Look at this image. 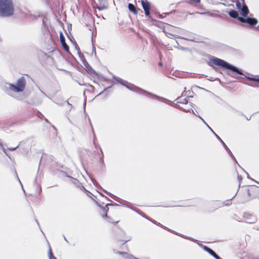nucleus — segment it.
<instances>
[{
	"mask_svg": "<svg viewBox=\"0 0 259 259\" xmlns=\"http://www.w3.org/2000/svg\"><path fill=\"white\" fill-rule=\"evenodd\" d=\"M92 200H93L94 201H95V200L94 199V198H92Z\"/></svg>",
	"mask_w": 259,
	"mask_h": 259,
	"instance_id": "nucleus-50",
	"label": "nucleus"
},
{
	"mask_svg": "<svg viewBox=\"0 0 259 259\" xmlns=\"http://www.w3.org/2000/svg\"><path fill=\"white\" fill-rule=\"evenodd\" d=\"M1 148H2V150L3 151V152L6 153V150H5V149L3 147H1Z\"/></svg>",
	"mask_w": 259,
	"mask_h": 259,
	"instance_id": "nucleus-40",
	"label": "nucleus"
},
{
	"mask_svg": "<svg viewBox=\"0 0 259 259\" xmlns=\"http://www.w3.org/2000/svg\"><path fill=\"white\" fill-rule=\"evenodd\" d=\"M0 147H3V144L2 143L0 142Z\"/></svg>",
	"mask_w": 259,
	"mask_h": 259,
	"instance_id": "nucleus-47",
	"label": "nucleus"
},
{
	"mask_svg": "<svg viewBox=\"0 0 259 259\" xmlns=\"http://www.w3.org/2000/svg\"><path fill=\"white\" fill-rule=\"evenodd\" d=\"M39 114L41 115V116H43V115H42L40 113Z\"/></svg>",
	"mask_w": 259,
	"mask_h": 259,
	"instance_id": "nucleus-52",
	"label": "nucleus"
},
{
	"mask_svg": "<svg viewBox=\"0 0 259 259\" xmlns=\"http://www.w3.org/2000/svg\"><path fill=\"white\" fill-rule=\"evenodd\" d=\"M178 101H177V103L186 104L188 103V100L186 98H178Z\"/></svg>",
	"mask_w": 259,
	"mask_h": 259,
	"instance_id": "nucleus-18",
	"label": "nucleus"
},
{
	"mask_svg": "<svg viewBox=\"0 0 259 259\" xmlns=\"http://www.w3.org/2000/svg\"><path fill=\"white\" fill-rule=\"evenodd\" d=\"M254 81L259 82V77H255V81Z\"/></svg>",
	"mask_w": 259,
	"mask_h": 259,
	"instance_id": "nucleus-37",
	"label": "nucleus"
},
{
	"mask_svg": "<svg viewBox=\"0 0 259 259\" xmlns=\"http://www.w3.org/2000/svg\"><path fill=\"white\" fill-rule=\"evenodd\" d=\"M229 153V155H230V156L234 160H236V158L235 157H234V156L233 155V153H232V152L230 151V150L228 148V149H226Z\"/></svg>",
	"mask_w": 259,
	"mask_h": 259,
	"instance_id": "nucleus-26",
	"label": "nucleus"
},
{
	"mask_svg": "<svg viewBox=\"0 0 259 259\" xmlns=\"http://www.w3.org/2000/svg\"><path fill=\"white\" fill-rule=\"evenodd\" d=\"M235 4L236 8L240 12L241 15L246 17L249 13V10L245 0H237Z\"/></svg>",
	"mask_w": 259,
	"mask_h": 259,
	"instance_id": "nucleus-5",
	"label": "nucleus"
},
{
	"mask_svg": "<svg viewBox=\"0 0 259 259\" xmlns=\"http://www.w3.org/2000/svg\"><path fill=\"white\" fill-rule=\"evenodd\" d=\"M26 86V80L24 77L22 76L16 81V84L5 82L3 84V91L8 95L12 96L13 93L23 92Z\"/></svg>",
	"mask_w": 259,
	"mask_h": 259,
	"instance_id": "nucleus-2",
	"label": "nucleus"
},
{
	"mask_svg": "<svg viewBox=\"0 0 259 259\" xmlns=\"http://www.w3.org/2000/svg\"><path fill=\"white\" fill-rule=\"evenodd\" d=\"M19 144L15 147L9 148L8 150L10 151H14V150H16L19 147Z\"/></svg>",
	"mask_w": 259,
	"mask_h": 259,
	"instance_id": "nucleus-30",
	"label": "nucleus"
},
{
	"mask_svg": "<svg viewBox=\"0 0 259 259\" xmlns=\"http://www.w3.org/2000/svg\"><path fill=\"white\" fill-rule=\"evenodd\" d=\"M100 194L102 196H104V195L103 194H102L101 193H100Z\"/></svg>",
	"mask_w": 259,
	"mask_h": 259,
	"instance_id": "nucleus-49",
	"label": "nucleus"
},
{
	"mask_svg": "<svg viewBox=\"0 0 259 259\" xmlns=\"http://www.w3.org/2000/svg\"><path fill=\"white\" fill-rule=\"evenodd\" d=\"M239 21L247 24V26L250 27H254L258 22L257 19L249 17L248 15L246 17L243 16V18H240Z\"/></svg>",
	"mask_w": 259,
	"mask_h": 259,
	"instance_id": "nucleus-6",
	"label": "nucleus"
},
{
	"mask_svg": "<svg viewBox=\"0 0 259 259\" xmlns=\"http://www.w3.org/2000/svg\"><path fill=\"white\" fill-rule=\"evenodd\" d=\"M45 120L47 122H49V121L47 118H45Z\"/></svg>",
	"mask_w": 259,
	"mask_h": 259,
	"instance_id": "nucleus-46",
	"label": "nucleus"
},
{
	"mask_svg": "<svg viewBox=\"0 0 259 259\" xmlns=\"http://www.w3.org/2000/svg\"><path fill=\"white\" fill-rule=\"evenodd\" d=\"M243 218L245 219L246 223L249 224H253L256 222V219L255 217L249 214L248 213L245 212L243 214Z\"/></svg>",
	"mask_w": 259,
	"mask_h": 259,
	"instance_id": "nucleus-8",
	"label": "nucleus"
},
{
	"mask_svg": "<svg viewBox=\"0 0 259 259\" xmlns=\"http://www.w3.org/2000/svg\"><path fill=\"white\" fill-rule=\"evenodd\" d=\"M200 119L204 123V124L207 126V127L211 131H212V129L206 123L205 120L200 116H198Z\"/></svg>",
	"mask_w": 259,
	"mask_h": 259,
	"instance_id": "nucleus-24",
	"label": "nucleus"
},
{
	"mask_svg": "<svg viewBox=\"0 0 259 259\" xmlns=\"http://www.w3.org/2000/svg\"><path fill=\"white\" fill-rule=\"evenodd\" d=\"M213 134L216 136L217 138L222 143V144H223L224 147L225 148V149H228V147H227V146L226 145V144L223 142V141L220 138V137L217 135L214 132V131L212 130V131H211Z\"/></svg>",
	"mask_w": 259,
	"mask_h": 259,
	"instance_id": "nucleus-16",
	"label": "nucleus"
},
{
	"mask_svg": "<svg viewBox=\"0 0 259 259\" xmlns=\"http://www.w3.org/2000/svg\"><path fill=\"white\" fill-rule=\"evenodd\" d=\"M14 13V7L12 0H0V17H9Z\"/></svg>",
	"mask_w": 259,
	"mask_h": 259,
	"instance_id": "nucleus-4",
	"label": "nucleus"
},
{
	"mask_svg": "<svg viewBox=\"0 0 259 259\" xmlns=\"http://www.w3.org/2000/svg\"><path fill=\"white\" fill-rule=\"evenodd\" d=\"M78 187H80L81 190H83L85 192H87V190L85 189V188L83 186H82V185L78 186Z\"/></svg>",
	"mask_w": 259,
	"mask_h": 259,
	"instance_id": "nucleus-33",
	"label": "nucleus"
},
{
	"mask_svg": "<svg viewBox=\"0 0 259 259\" xmlns=\"http://www.w3.org/2000/svg\"><path fill=\"white\" fill-rule=\"evenodd\" d=\"M92 128H93V127H92ZM92 131H93V133L94 137H95V133H94V131H93V129H92Z\"/></svg>",
	"mask_w": 259,
	"mask_h": 259,
	"instance_id": "nucleus-44",
	"label": "nucleus"
},
{
	"mask_svg": "<svg viewBox=\"0 0 259 259\" xmlns=\"http://www.w3.org/2000/svg\"><path fill=\"white\" fill-rule=\"evenodd\" d=\"M192 112H193V113L196 115V114L194 112V111L192 110Z\"/></svg>",
	"mask_w": 259,
	"mask_h": 259,
	"instance_id": "nucleus-51",
	"label": "nucleus"
},
{
	"mask_svg": "<svg viewBox=\"0 0 259 259\" xmlns=\"http://www.w3.org/2000/svg\"><path fill=\"white\" fill-rule=\"evenodd\" d=\"M107 220V221L109 223H117L118 222V221H116V222H112V219L111 218L109 217V218H106Z\"/></svg>",
	"mask_w": 259,
	"mask_h": 259,
	"instance_id": "nucleus-29",
	"label": "nucleus"
},
{
	"mask_svg": "<svg viewBox=\"0 0 259 259\" xmlns=\"http://www.w3.org/2000/svg\"><path fill=\"white\" fill-rule=\"evenodd\" d=\"M52 127L55 130H56V128L55 127V126H54V125H52Z\"/></svg>",
	"mask_w": 259,
	"mask_h": 259,
	"instance_id": "nucleus-43",
	"label": "nucleus"
},
{
	"mask_svg": "<svg viewBox=\"0 0 259 259\" xmlns=\"http://www.w3.org/2000/svg\"><path fill=\"white\" fill-rule=\"evenodd\" d=\"M257 190V187L254 185L250 186L249 188L247 189V194L249 196L251 195V191H256Z\"/></svg>",
	"mask_w": 259,
	"mask_h": 259,
	"instance_id": "nucleus-15",
	"label": "nucleus"
},
{
	"mask_svg": "<svg viewBox=\"0 0 259 259\" xmlns=\"http://www.w3.org/2000/svg\"><path fill=\"white\" fill-rule=\"evenodd\" d=\"M104 191L107 194L109 195H111V194L109 192H108L107 191H106L105 190H104Z\"/></svg>",
	"mask_w": 259,
	"mask_h": 259,
	"instance_id": "nucleus-39",
	"label": "nucleus"
},
{
	"mask_svg": "<svg viewBox=\"0 0 259 259\" xmlns=\"http://www.w3.org/2000/svg\"><path fill=\"white\" fill-rule=\"evenodd\" d=\"M162 63H161V62H159V66H162Z\"/></svg>",
	"mask_w": 259,
	"mask_h": 259,
	"instance_id": "nucleus-45",
	"label": "nucleus"
},
{
	"mask_svg": "<svg viewBox=\"0 0 259 259\" xmlns=\"http://www.w3.org/2000/svg\"><path fill=\"white\" fill-rule=\"evenodd\" d=\"M219 259H222V258H221L220 257V258H219Z\"/></svg>",
	"mask_w": 259,
	"mask_h": 259,
	"instance_id": "nucleus-53",
	"label": "nucleus"
},
{
	"mask_svg": "<svg viewBox=\"0 0 259 259\" xmlns=\"http://www.w3.org/2000/svg\"><path fill=\"white\" fill-rule=\"evenodd\" d=\"M191 93H192V92L190 91H187L186 93V95L189 96V97H191Z\"/></svg>",
	"mask_w": 259,
	"mask_h": 259,
	"instance_id": "nucleus-35",
	"label": "nucleus"
},
{
	"mask_svg": "<svg viewBox=\"0 0 259 259\" xmlns=\"http://www.w3.org/2000/svg\"><path fill=\"white\" fill-rule=\"evenodd\" d=\"M95 202L97 206L101 209L103 206H102L97 201H96Z\"/></svg>",
	"mask_w": 259,
	"mask_h": 259,
	"instance_id": "nucleus-36",
	"label": "nucleus"
},
{
	"mask_svg": "<svg viewBox=\"0 0 259 259\" xmlns=\"http://www.w3.org/2000/svg\"><path fill=\"white\" fill-rule=\"evenodd\" d=\"M75 48L77 50V53H79V52H80L79 48L76 44H75Z\"/></svg>",
	"mask_w": 259,
	"mask_h": 259,
	"instance_id": "nucleus-31",
	"label": "nucleus"
},
{
	"mask_svg": "<svg viewBox=\"0 0 259 259\" xmlns=\"http://www.w3.org/2000/svg\"><path fill=\"white\" fill-rule=\"evenodd\" d=\"M69 177L71 179V181H72V183H73L75 185H77L78 186H79L80 183L78 180H77L76 179L73 178L71 177Z\"/></svg>",
	"mask_w": 259,
	"mask_h": 259,
	"instance_id": "nucleus-20",
	"label": "nucleus"
},
{
	"mask_svg": "<svg viewBox=\"0 0 259 259\" xmlns=\"http://www.w3.org/2000/svg\"><path fill=\"white\" fill-rule=\"evenodd\" d=\"M181 237H183L184 238H185L186 239H188V240H191V241H194L195 242L196 240L193 239V238H191V237H187V236H184L183 235H182V234H180L179 235Z\"/></svg>",
	"mask_w": 259,
	"mask_h": 259,
	"instance_id": "nucleus-23",
	"label": "nucleus"
},
{
	"mask_svg": "<svg viewBox=\"0 0 259 259\" xmlns=\"http://www.w3.org/2000/svg\"><path fill=\"white\" fill-rule=\"evenodd\" d=\"M59 36H60V41L61 43L65 41V37L64 36L63 34L61 31L60 32Z\"/></svg>",
	"mask_w": 259,
	"mask_h": 259,
	"instance_id": "nucleus-21",
	"label": "nucleus"
},
{
	"mask_svg": "<svg viewBox=\"0 0 259 259\" xmlns=\"http://www.w3.org/2000/svg\"><path fill=\"white\" fill-rule=\"evenodd\" d=\"M202 246L203 249L207 251L208 253H209L210 255H211L212 256H213L215 259H219L220 256H218L215 252L211 249V248H209L208 247L206 246H203L202 245H201Z\"/></svg>",
	"mask_w": 259,
	"mask_h": 259,
	"instance_id": "nucleus-10",
	"label": "nucleus"
},
{
	"mask_svg": "<svg viewBox=\"0 0 259 259\" xmlns=\"http://www.w3.org/2000/svg\"><path fill=\"white\" fill-rule=\"evenodd\" d=\"M109 0H99V6L97 7L99 11L107 9L108 5Z\"/></svg>",
	"mask_w": 259,
	"mask_h": 259,
	"instance_id": "nucleus-9",
	"label": "nucleus"
},
{
	"mask_svg": "<svg viewBox=\"0 0 259 259\" xmlns=\"http://www.w3.org/2000/svg\"><path fill=\"white\" fill-rule=\"evenodd\" d=\"M113 251L116 253L122 255L124 257L123 259H138V258L135 257L133 255L129 254L125 252H116L115 249H114Z\"/></svg>",
	"mask_w": 259,
	"mask_h": 259,
	"instance_id": "nucleus-11",
	"label": "nucleus"
},
{
	"mask_svg": "<svg viewBox=\"0 0 259 259\" xmlns=\"http://www.w3.org/2000/svg\"><path fill=\"white\" fill-rule=\"evenodd\" d=\"M256 29L259 31V25L255 27Z\"/></svg>",
	"mask_w": 259,
	"mask_h": 259,
	"instance_id": "nucleus-42",
	"label": "nucleus"
},
{
	"mask_svg": "<svg viewBox=\"0 0 259 259\" xmlns=\"http://www.w3.org/2000/svg\"><path fill=\"white\" fill-rule=\"evenodd\" d=\"M100 151L102 153V156L101 157V159H102V161H103V152H102L101 148H100Z\"/></svg>",
	"mask_w": 259,
	"mask_h": 259,
	"instance_id": "nucleus-38",
	"label": "nucleus"
},
{
	"mask_svg": "<svg viewBox=\"0 0 259 259\" xmlns=\"http://www.w3.org/2000/svg\"><path fill=\"white\" fill-rule=\"evenodd\" d=\"M228 14L231 17H232L233 18L237 19L239 21L240 18H243V16L242 17L239 16L238 12L235 10H232L230 11H229L228 12Z\"/></svg>",
	"mask_w": 259,
	"mask_h": 259,
	"instance_id": "nucleus-12",
	"label": "nucleus"
},
{
	"mask_svg": "<svg viewBox=\"0 0 259 259\" xmlns=\"http://www.w3.org/2000/svg\"><path fill=\"white\" fill-rule=\"evenodd\" d=\"M141 4L143 7V9L144 10L145 15L149 18H151L150 16V4L147 0H142Z\"/></svg>",
	"mask_w": 259,
	"mask_h": 259,
	"instance_id": "nucleus-7",
	"label": "nucleus"
},
{
	"mask_svg": "<svg viewBox=\"0 0 259 259\" xmlns=\"http://www.w3.org/2000/svg\"><path fill=\"white\" fill-rule=\"evenodd\" d=\"M63 237H64V240H65L67 242H68V240H67V239L66 238V237H65V236H64V235H63Z\"/></svg>",
	"mask_w": 259,
	"mask_h": 259,
	"instance_id": "nucleus-41",
	"label": "nucleus"
},
{
	"mask_svg": "<svg viewBox=\"0 0 259 259\" xmlns=\"http://www.w3.org/2000/svg\"><path fill=\"white\" fill-rule=\"evenodd\" d=\"M178 108L179 109H180V110H182V111H183L184 112H190V109H186V108H184L183 107H180V106H179L178 107Z\"/></svg>",
	"mask_w": 259,
	"mask_h": 259,
	"instance_id": "nucleus-27",
	"label": "nucleus"
},
{
	"mask_svg": "<svg viewBox=\"0 0 259 259\" xmlns=\"http://www.w3.org/2000/svg\"><path fill=\"white\" fill-rule=\"evenodd\" d=\"M85 193H87V195L89 197L92 198V195H93V194L90 192L87 191V192Z\"/></svg>",
	"mask_w": 259,
	"mask_h": 259,
	"instance_id": "nucleus-32",
	"label": "nucleus"
},
{
	"mask_svg": "<svg viewBox=\"0 0 259 259\" xmlns=\"http://www.w3.org/2000/svg\"><path fill=\"white\" fill-rule=\"evenodd\" d=\"M237 179H238V180L239 182V187L240 186V183L242 180V177L240 175H238V177H237Z\"/></svg>",
	"mask_w": 259,
	"mask_h": 259,
	"instance_id": "nucleus-28",
	"label": "nucleus"
},
{
	"mask_svg": "<svg viewBox=\"0 0 259 259\" xmlns=\"http://www.w3.org/2000/svg\"><path fill=\"white\" fill-rule=\"evenodd\" d=\"M230 75L231 76V77H235V76L233 75H231V74H230Z\"/></svg>",
	"mask_w": 259,
	"mask_h": 259,
	"instance_id": "nucleus-48",
	"label": "nucleus"
},
{
	"mask_svg": "<svg viewBox=\"0 0 259 259\" xmlns=\"http://www.w3.org/2000/svg\"><path fill=\"white\" fill-rule=\"evenodd\" d=\"M61 45H62V46L63 47V48L64 49V50L67 52H69V46L66 44V43L65 42V41L64 42H63L62 43H61Z\"/></svg>",
	"mask_w": 259,
	"mask_h": 259,
	"instance_id": "nucleus-19",
	"label": "nucleus"
},
{
	"mask_svg": "<svg viewBox=\"0 0 259 259\" xmlns=\"http://www.w3.org/2000/svg\"><path fill=\"white\" fill-rule=\"evenodd\" d=\"M128 8L129 10L133 12L134 14H137L138 13L136 7L133 4H128Z\"/></svg>",
	"mask_w": 259,
	"mask_h": 259,
	"instance_id": "nucleus-14",
	"label": "nucleus"
},
{
	"mask_svg": "<svg viewBox=\"0 0 259 259\" xmlns=\"http://www.w3.org/2000/svg\"><path fill=\"white\" fill-rule=\"evenodd\" d=\"M109 205H113V204L112 203H107L106 204L105 207L103 206L101 208L102 209V210L105 212V217L106 218H109V217H108L107 215V212L109 210L108 206H109Z\"/></svg>",
	"mask_w": 259,
	"mask_h": 259,
	"instance_id": "nucleus-13",
	"label": "nucleus"
},
{
	"mask_svg": "<svg viewBox=\"0 0 259 259\" xmlns=\"http://www.w3.org/2000/svg\"><path fill=\"white\" fill-rule=\"evenodd\" d=\"M49 257L50 259H56V258L53 255L52 252L51 251V248H50V252L49 253Z\"/></svg>",
	"mask_w": 259,
	"mask_h": 259,
	"instance_id": "nucleus-25",
	"label": "nucleus"
},
{
	"mask_svg": "<svg viewBox=\"0 0 259 259\" xmlns=\"http://www.w3.org/2000/svg\"><path fill=\"white\" fill-rule=\"evenodd\" d=\"M200 0H189L188 3L191 5H194L195 3H199Z\"/></svg>",
	"mask_w": 259,
	"mask_h": 259,
	"instance_id": "nucleus-22",
	"label": "nucleus"
},
{
	"mask_svg": "<svg viewBox=\"0 0 259 259\" xmlns=\"http://www.w3.org/2000/svg\"><path fill=\"white\" fill-rule=\"evenodd\" d=\"M152 222L153 223H154V224H156V225H158V226H160V227H162V228H165L164 226H162L161 224H160V223H158V224H157V223H156V222L155 221H152Z\"/></svg>",
	"mask_w": 259,
	"mask_h": 259,
	"instance_id": "nucleus-34",
	"label": "nucleus"
},
{
	"mask_svg": "<svg viewBox=\"0 0 259 259\" xmlns=\"http://www.w3.org/2000/svg\"><path fill=\"white\" fill-rule=\"evenodd\" d=\"M231 200L232 199H230L226 200V201L221 202L220 205H219V207L230 205L232 204Z\"/></svg>",
	"mask_w": 259,
	"mask_h": 259,
	"instance_id": "nucleus-17",
	"label": "nucleus"
},
{
	"mask_svg": "<svg viewBox=\"0 0 259 259\" xmlns=\"http://www.w3.org/2000/svg\"><path fill=\"white\" fill-rule=\"evenodd\" d=\"M113 79L116 80L117 82L119 83L120 84H121L123 86L125 87L128 90L139 93L143 95H146L147 96H150L152 97H154L157 99H161L163 100H166V99H164L162 97H161L160 96H158L156 95L153 94L152 93H151L150 92H148L141 88H140L134 84H131L129 82H128L126 81H125L123 80L122 79L116 77V76H113Z\"/></svg>",
	"mask_w": 259,
	"mask_h": 259,
	"instance_id": "nucleus-3",
	"label": "nucleus"
},
{
	"mask_svg": "<svg viewBox=\"0 0 259 259\" xmlns=\"http://www.w3.org/2000/svg\"><path fill=\"white\" fill-rule=\"evenodd\" d=\"M209 60V63H208V65L210 66L213 67L212 64L218 66H220L224 68L230 70L232 72H235L238 74L244 75L247 80L253 81H255V77L246 76L241 70L239 69L236 66L229 64V63H228L227 62L225 61L224 60H222L217 57H212L211 58H210Z\"/></svg>",
	"mask_w": 259,
	"mask_h": 259,
	"instance_id": "nucleus-1",
	"label": "nucleus"
}]
</instances>
